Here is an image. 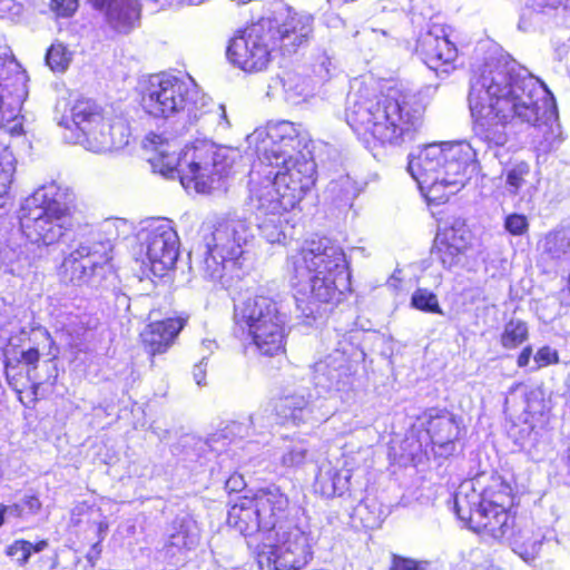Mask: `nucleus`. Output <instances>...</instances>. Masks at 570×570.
Masks as SVG:
<instances>
[{
  "mask_svg": "<svg viewBox=\"0 0 570 570\" xmlns=\"http://www.w3.org/2000/svg\"><path fill=\"white\" fill-rule=\"evenodd\" d=\"M426 104L399 82H384L357 95L345 120L358 141L373 155L413 144L425 124Z\"/></svg>",
  "mask_w": 570,
  "mask_h": 570,
  "instance_id": "nucleus-4",
  "label": "nucleus"
},
{
  "mask_svg": "<svg viewBox=\"0 0 570 570\" xmlns=\"http://www.w3.org/2000/svg\"><path fill=\"white\" fill-rule=\"evenodd\" d=\"M108 530V523L106 521H100L97 523L98 531V540L91 547L90 552L86 556L88 562L94 567L96 561L100 558L101 554V543L105 539V534Z\"/></svg>",
  "mask_w": 570,
  "mask_h": 570,
  "instance_id": "nucleus-37",
  "label": "nucleus"
},
{
  "mask_svg": "<svg viewBox=\"0 0 570 570\" xmlns=\"http://www.w3.org/2000/svg\"><path fill=\"white\" fill-rule=\"evenodd\" d=\"M248 228L242 222H232L219 226L214 233L213 252L222 264L237 265L244 255L243 246L247 243Z\"/></svg>",
  "mask_w": 570,
  "mask_h": 570,
  "instance_id": "nucleus-21",
  "label": "nucleus"
},
{
  "mask_svg": "<svg viewBox=\"0 0 570 570\" xmlns=\"http://www.w3.org/2000/svg\"><path fill=\"white\" fill-rule=\"evenodd\" d=\"M76 141L87 149L100 153L122 144L128 125L120 117H107L104 108L94 99L78 98L70 109Z\"/></svg>",
  "mask_w": 570,
  "mask_h": 570,
  "instance_id": "nucleus-11",
  "label": "nucleus"
},
{
  "mask_svg": "<svg viewBox=\"0 0 570 570\" xmlns=\"http://www.w3.org/2000/svg\"><path fill=\"white\" fill-rule=\"evenodd\" d=\"M337 480H340V472L327 470L316 476L315 487L323 497L334 498L341 494V488L336 484Z\"/></svg>",
  "mask_w": 570,
  "mask_h": 570,
  "instance_id": "nucleus-31",
  "label": "nucleus"
},
{
  "mask_svg": "<svg viewBox=\"0 0 570 570\" xmlns=\"http://www.w3.org/2000/svg\"><path fill=\"white\" fill-rule=\"evenodd\" d=\"M389 570H426V562L392 553Z\"/></svg>",
  "mask_w": 570,
  "mask_h": 570,
  "instance_id": "nucleus-35",
  "label": "nucleus"
},
{
  "mask_svg": "<svg viewBox=\"0 0 570 570\" xmlns=\"http://www.w3.org/2000/svg\"><path fill=\"white\" fill-rule=\"evenodd\" d=\"M12 360L13 362H17V365H24L28 372H35L39 367L41 353L37 346H30L26 350H22L19 357H13Z\"/></svg>",
  "mask_w": 570,
  "mask_h": 570,
  "instance_id": "nucleus-34",
  "label": "nucleus"
},
{
  "mask_svg": "<svg viewBox=\"0 0 570 570\" xmlns=\"http://www.w3.org/2000/svg\"><path fill=\"white\" fill-rule=\"evenodd\" d=\"M11 510L16 511L17 515L18 517H21L22 515V510H21V507L18 504V503H14L13 505L10 507Z\"/></svg>",
  "mask_w": 570,
  "mask_h": 570,
  "instance_id": "nucleus-48",
  "label": "nucleus"
},
{
  "mask_svg": "<svg viewBox=\"0 0 570 570\" xmlns=\"http://www.w3.org/2000/svg\"><path fill=\"white\" fill-rule=\"evenodd\" d=\"M188 323L187 316H170L151 321L139 333V342L150 358L167 353Z\"/></svg>",
  "mask_w": 570,
  "mask_h": 570,
  "instance_id": "nucleus-18",
  "label": "nucleus"
},
{
  "mask_svg": "<svg viewBox=\"0 0 570 570\" xmlns=\"http://www.w3.org/2000/svg\"><path fill=\"white\" fill-rule=\"evenodd\" d=\"M455 494L466 495L470 501L489 508L518 513V493L511 482L498 472L480 474L469 484L461 485Z\"/></svg>",
  "mask_w": 570,
  "mask_h": 570,
  "instance_id": "nucleus-16",
  "label": "nucleus"
},
{
  "mask_svg": "<svg viewBox=\"0 0 570 570\" xmlns=\"http://www.w3.org/2000/svg\"><path fill=\"white\" fill-rule=\"evenodd\" d=\"M450 27L430 21L428 28L416 38L414 51L422 61L439 75H449L456 70L459 50L450 40Z\"/></svg>",
  "mask_w": 570,
  "mask_h": 570,
  "instance_id": "nucleus-13",
  "label": "nucleus"
},
{
  "mask_svg": "<svg viewBox=\"0 0 570 570\" xmlns=\"http://www.w3.org/2000/svg\"><path fill=\"white\" fill-rule=\"evenodd\" d=\"M316 183V163L307 140L291 121L271 127L257 149L248 200L258 229L271 244H283L296 226L293 213Z\"/></svg>",
  "mask_w": 570,
  "mask_h": 570,
  "instance_id": "nucleus-1",
  "label": "nucleus"
},
{
  "mask_svg": "<svg viewBox=\"0 0 570 570\" xmlns=\"http://www.w3.org/2000/svg\"><path fill=\"white\" fill-rule=\"evenodd\" d=\"M59 564V554L55 552L49 557H41L37 561V570H55Z\"/></svg>",
  "mask_w": 570,
  "mask_h": 570,
  "instance_id": "nucleus-41",
  "label": "nucleus"
},
{
  "mask_svg": "<svg viewBox=\"0 0 570 570\" xmlns=\"http://www.w3.org/2000/svg\"><path fill=\"white\" fill-rule=\"evenodd\" d=\"M193 97V80L166 72L149 76L139 90L138 104L153 118H168L186 109Z\"/></svg>",
  "mask_w": 570,
  "mask_h": 570,
  "instance_id": "nucleus-12",
  "label": "nucleus"
},
{
  "mask_svg": "<svg viewBox=\"0 0 570 570\" xmlns=\"http://www.w3.org/2000/svg\"><path fill=\"white\" fill-rule=\"evenodd\" d=\"M48 546H49V542L47 539H40L33 543L27 540V549L29 551V558L31 557L32 553L40 552V551L45 550Z\"/></svg>",
  "mask_w": 570,
  "mask_h": 570,
  "instance_id": "nucleus-44",
  "label": "nucleus"
},
{
  "mask_svg": "<svg viewBox=\"0 0 570 570\" xmlns=\"http://www.w3.org/2000/svg\"><path fill=\"white\" fill-rule=\"evenodd\" d=\"M304 458V451H289L284 455L283 463L287 466H294L295 464L303 462Z\"/></svg>",
  "mask_w": 570,
  "mask_h": 570,
  "instance_id": "nucleus-42",
  "label": "nucleus"
},
{
  "mask_svg": "<svg viewBox=\"0 0 570 570\" xmlns=\"http://www.w3.org/2000/svg\"><path fill=\"white\" fill-rule=\"evenodd\" d=\"M563 463L567 468L568 474L570 475V439L564 450Z\"/></svg>",
  "mask_w": 570,
  "mask_h": 570,
  "instance_id": "nucleus-45",
  "label": "nucleus"
},
{
  "mask_svg": "<svg viewBox=\"0 0 570 570\" xmlns=\"http://www.w3.org/2000/svg\"><path fill=\"white\" fill-rule=\"evenodd\" d=\"M22 504L29 514H37L42 509V502L37 494L26 495L22 500Z\"/></svg>",
  "mask_w": 570,
  "mask_h": 570,
  "instance_id": "nucleus-40",
  "label": "nucleus"
},
{
  "mask_svg": "<svg viewBox=\"0 0 570 570\" xmlns=\"http://www.w3.org/2000/svg\"><path fill=\"white\" fill-rule=\"evenodd\" d=\"M246 481L242 473L232 472L225 481L224 489L228 495L238 494L246 488Z\"/></svg>",
  "mask_w": 570,
  "mask_h": 570,
  "instance_id": "nucleus-38",
  "label": "nucleus"
},
{
  "mask_svg": "<svg viewBox=\"0 0 570 570\" xmlns=\"http://www.w3.org/2000/svg\"><path fill=\"white\" fill-rule=\"evenodd\" d=\"M87 3L101 12L108 26L120 33L129 32L141 17L139 0H87Z\"/></svg>",
  "mask_w": 570,
  "mask_h": 570,
  "instance_id": "nucleus-20",
  "label": "nucleus"
},
{
  "mask_svg": "<svg viewBox=\"0 0 570 570\" xmlns=\"http://www.w3.org/2000/svg\"><path fill=\"white\" fill-rule=\"evenodd\" d=\"M505 183L511 194H518L519 190L527 184V178L530 175V166L525 161H519L504 170Z\"/></svg>",
  "mask_w": 570,
  "mask_h": 570,
  "instance_id": "nucleus-30",
  "label": "nucleus"
},
{
  "mask_svg": "<svg viewBox=\"0 0 570 570\" xmlns=\"http://www.w3.org/2000/svg\"><path fill=\"white\" fill-rule=\"evenodd\" d=\"M146 232V266L158 278L174 271L179 256V237L167 218L148 224Z\"/></svg>",
  "mask_w": 570,
  "mask_h": 570,
  "instance_id": "nucleus-14",
  "label": "nucleus"
},
{
  "mask_svg": "<svg viewBox=\"0 0 570 570\" xmlns=\"http://www.w3.org/2000/svg\"><path fill=\"white\" fill-rule=\"evenodd\" d=\"M32 399H31V403H36L37 402V392H38V384H32Z\"/></svg>",
  "mask_w": 570,
  "mask_h": 570,
  "instance_id": "nucleus-47",
  "label": "nucleus"
},
{
  "mask_svg": "<svg viewBox=\"0 0 570 570\" xmlns=\"http://www.w3.org/2000/svg\"><path fill=\"white\" fill-rule=\"evenodd\" d=\"M288 264L296 305L309 315L333 311L352 293L346 253L326 237L303 240Z\"/></svg>",
  "mask_w": 570,
  "mask_h": 570,
  "instance_id": "nucleus-5",
  "label": "nucleus"
},
{
  "mask_svg": "<svg viewBox=\"0 0 570 570\" xmlns=\"http://www.w3.org/2000/svg\"><path fill=\"white\" fill-rule=\"evenodd\" d=\"M426 422V432L431 441L439 446L453 443L459 435V421L454 414L445 409H431Z\"/></svg>",
  "mask_w": 570,
  "mask_h": 570,
  "instance_id": "nucleus-23",
  "label": "nucleus"
},
{
  "mask_svg": "<svg viewBox=\"0 0 570 570\" xmlns=\"http://www.w3.org/2000/svg\"><path fill=\"white\" fill-rule=\"evenodd\" d=\"M529 338L527 322L520 318L509 320L500 334V344L504 350H515Z\"/></svg>",
  "mask_w": 570,
  "mask_h": 570,
  "instance_id": "nucleus-25",
  "label": "nucleus"
},
{
  "mask_svg": "<svg viewBox=\"0 0 570 570\" xmlns=\"http://www.w3.org/2000/svg\"><path fill=\"white\" fill-rule=\"evenodd\" d=\"M51 9L59 17H71L78 9V0H51Z\"/></svg>",
  "mask_w": 570,
  "mask_h": 570,
  "instance_id": "nucleus-39",
  "label": "nucleus"
},
{
  "mask_svg": "<svg viewBox=\"0 0 570 570\" xmlns=\"http://www.w3.org/2000/svg\"><path fill=\"white\" fill-rule=\"evenodd\" d=\"M289 498L279 487L242 495L227 512L228 527L245 538L262 535L255 549L258 570H303L313 560L309 533L288 521Z\"/></svg>",
  "mask_w": 570,
  "mask_h": 570,
  "instance_id": "nucleus-3",
  "label": "nucleus"
},
{
  "mask_svg": "<svg viewBox=\"0 0 570 570\" xmlns=\"http://www.w3.org/2000/svg\"><path fill=\"white\" fill-rule=\"evenodd\" d=\"M8 509L9 508L7 505L0 503V528H2V525L4 524V521H6L4 515L8 511Z\"/></svg>",
  "mask_w": 570,
  "mask_h": 570,
  "instance_id": "nucleus-46",
  "label": "nucleus"
},
{
  "mask_svg": "<svg viewBox=\"0 0 570 570\" xmlns=\"http://www.w3.org/2000/svg\"><path fill=\"white\" fill-rule=\"evenodd\" d=\"M445 161V145H429L420 151L414 160L409 161V169L414 179L421 185L428 187L426 198L429 203L446 202L448 196H436L434 193L439 188L442 165Z\"/></svg>",
  "mask_w": 570,
  "mask_h": 570,
  "instance_id": "nucleus-19",
  "label": "nucleus"
},
{
  "mask_svg": "<svg viewBox=\"0 0 570 570\" xmlns=\"http://www.w3.org/2000/svg\"><path fill=\"white\" fill-rule=\"evenodd\" d=\"M537 91L535 82L521 75L514 59L485 60L468 95L473 137L490 149L499 148L507 145L517 125L537 126L541 119Z\"/></svg>",
  "mask_w": 570,
  "mask_h": 570,
  "instance_id": "nucleus-2",
  "label": "nucleus"
},
{
  "mask_svg": "<svg viewBox=\"0 0 570 570\" xmlns=\"http://www.w3.org/2000/svg\"><path fill=\"white\" fill-rule=\"evenodd\" d=\"M454 512L463 525L485 541H508L512 550L523 560L535 558L540 541L529 530L518 527L517 512L489 508L470 501L466 495L454 494Z\"/></svg>",
  "mask_w": 570,
  "mask_h": 570,
  "instance_id": "nucleus-9",
  "label": "nucleus"
},
{
  "mask_svg": "<svg viewBox=\"0 0 570 570\" xmlns=\"http://www.w3.org/2000/svg\"><path fill=\"white\" fill-rule=\"evenodd\" d=\"M532 355V347L530 345L524 346L517 357V365L519 367H525Z\"/></svg>",
  "mask_w": 570,
  "mask_h": 570,
  "instance_id": "nucleus-43",
  "label": "nucleus"
},
{
  "mask_svg": "<svg viewBox=\"0 0 570 570\" xmlns=\"http://www.w3.org/2000/svg\"><path fill=\"white\" fill-rule=\"evenodd\" d=\"M313 23L311 14L281 8L238 30L228 42L227 59L246 72L262 71L272 61L273 51L292 53L306 45Z\"/></svg>",
  "mask_w": 570,
  "mask_h": 570,
  "instance_id": "nucleus-6",
  "label": "nucleus"
},
{
  "mask_svg": "<svg viewBox=\"0 0 570 570\" xmlns=\"http://www.w3.org/2000/svg\"><path fill=\"white\" fill-rule=\"evenodd\" d=\"M232 321L234 330L246 335L258 356H286L291 327L286 313L274 298L254 295L236 303Z\"/></svg>",
  "mask_w": 570,
  "mask_h": 570,
  "instance_id": "nucleus-7",
  "label": "nucleus"
},
{
  "mask_svg": "<svg viewBox=\"0 0 570 570\" xmlns=\"http://www.w3.org/2000/svg\"><path fill=\"white\" fill-rule=\"evenodd\" d=\"M75 212L76 206L59 191L37 194L21 206L20 230L38 247L53 246L71 230Z\"/></svg>",
  "mask_w": 570,
  "mask_h": 570,
  "instance_id": "nucleus-10",
  "label": "nucleus"
},
{
  "mask_svg": "<svg viewBox=\"0 0 570 570\" xmlns=\"http://www.w3.org/2000/svg\"><path fill=\"white\" fill-rule=\"evenodd\" d=\"M4 377L8 385L16 392L18 400L22 401V387L30 381V372L19 368L17 362L6 355L3 360Z\"/></svg>",
  "mask_w": 570,
  "mask_h": 570,
  "instance_id": "nucleus-26",
  "label": "nucleus"
},
{
  "mask_svg": "<svg viewBox=\"0 0 570 570\" xmlns=\"http://www.w3.org/2000/svg\"><path fill=\"white\" fill-rule=\"evenodd\" d=\"M174 531L169 535V540L165 547L167 549L176 548L178 550H188L194 544L190 533V521L187 519H178L174 521Z\"/></svg>",
  "mask_w": 570,
  "mask_h": 570,
  "instance_id": "nucleus-27",
  "label": "nucleus"
},
{
  "mask_svg": "<svg viewBox=\"0 0 570 570\" xmlns=\"http://www.w3.org/2000/svg\"><path fill=\"white\" fill-rule=\"evenodd\" d=\"M144 147L154 171L165 177H178L185 189L208 194L218 177L215 153L210 146H194L180 157L179 147L160 134L149 132Z\"/></svg>",
  "mask_w": 570,
  "mask_h": 570,
  "instance_id": "nucleus-8",
  "label": "nucleus"
},
{
  "mask_svg": "<svg viewBox=\"0 0 570 570\" xmlns=\"http://www.w3.org/2000/svg\"><path fill=\"white\" fill-rule=\"evenodd\" d=\"M504 228L513 236H522L529 230V222L523 214H510L504 218Z\"/></svg>",
  "mask_w": 570,
  "mask_h": 570,
  "instance_id": "nucleus-33",
  "label": "nucleus"
},
{
  "mask_svg": "<svg viewBox=\"0 0 570 570\" xmlns=\"http://www.w3.org/2000/svg\"><path fill=\"white\" fill-rule=\"evenodd\" d=\"M109 262L107 253H100L88 245H79L62 258L57 275L60 283L80 287L102 277Z\"/></svg>",
  "mask_w": 570,
  "mask_h": 570,
  "instance_id": "nucleus-15",
  "label": "nucleus"
},
{
  "mask_svg": "<svg viewBox=\"0 0 570 570\" xmlns=\"http://www.w3.org/2000/svg\"><path fill=\"white\" fill-rule=\"evenodd\" d=\"M71 61V53L61 42L52 43L46 53L48 67L56 72L65 71Z\"/></svg>",
  "mask_w": 570,
  "mask_h": 570,
  "instance_id": "nucleus-29",
  "label": "nucleus"
},
{
  "mask_svg": "<svg viewBox=\"0 0 570 570\" xmlns=\"http://www.w3.org/2000/svg\"><path fill=\"white\" fill-rule=\"evenodd\" d=\"M4 553L20 567H24L30 560L26 539L14 540L12 543L7 546Z\"/></svg>",
  "mask_w": 570,
  "mask_h": 570,
  "instance_id": "nucleus-32",
  "label": "nucleus"
},
{
  "mask_svg": "<svg viewBox=\"0 0 570 570\" xmlns=\"http://www.w3.org/2000/svg\"><path fill=\"white\" fill-rule=\"evenodd\" d=\"M472 232L462 219H454L439 229L434 237L432 253L445 268L458 265L472 246Z\"/></svg>",
  "mask_w": 570,
  "mask_h": 570,
  "instance_id": "nucleus-17",
  "label": "nucleus"
},
{
  "mask_svg": "<svg viewBox=\"0 0 570 570\" xmlns=\"http://www.w3.org/2000/svg\"><path fill=\"white\" fill-rule=\"evenodd\" d=\"M533 358H534L537 368L556 365L560 362L558 351L548 345H544V346H541L540 348H538Z\"/></svg>",
  "mask_w": 570,
  "mask_h": 570,
  "instance_id": "nucleus-36",
  "label": "nucleus"
},
{
  "mask_svg": "<svg viewBox=\"0 0 570 570\" xmlns=\"http://www.w3.org/2000/svg\"><path fill=\"white\" fill-rule=\"evenodd\" d=\"M307 407V401L303 395H286L278 397L273 405L278 424H299L304 421L303 413Z\"/></svg>",
  "mask_w": 570,
  "mask_h": 570,
  "instance_id": "nucleus-24",
  "label": "nucleus"
},
{
  "mask_svg": "<svg viewBox=\"0 0 570 570\" xmlns=\"http://www.w3.org/2000/svg\"><path fill=\"white\" fill-rule=\"evenodd\" d=\"M474 159L472 148L466 142L445 145V161L442 165L439 186H463L468 178V169Z\"/></svg>",
  "mask_w": 570,
  "mask_h": 570,
  "instance_id": "nucleus-22",
  "label": "nucleus"
},
{
  "mask_svg": "<svg viewBox=\"0 0 570 570\" xmlns=\"http://www.w3.org/2000/svg\"><path fill=\"white\" fill-rule=\"evenodd\" d=\"M411 306L417 311L432 314H442L438 296L428 288H417L411 297Z\"/></svg>",
  "mask_w": 570,
  "mask_h": 570,
  "instance_id": "nucleus-28",
  "label": "nucleus"
}]
</instances>
